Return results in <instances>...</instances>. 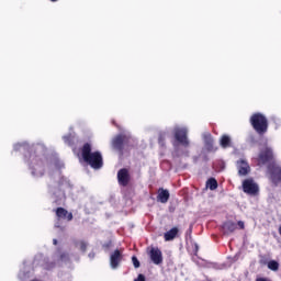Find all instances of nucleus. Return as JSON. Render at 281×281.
Masks as SVG:
<instances>
[{
    "mask_svg": "<svg viewBox=\"0 0 281 281\" xmlns=\"http://www.w3.org/2000/svg\"><path fill=\"white\" fill-rule=\"evenodd\" d=\"M149 256H150V260L154 262V265H161V262H164V257H162L161 250H159V248H151Z\"/></svg>",
    "mask_w": 281,
    "mask_h": 281,
    "instance_id": "obj_10",
    "label": "nucleus"
},
{
    "mask_svg": "<svg viewBox=\"0 0 281 281\" xmlns=\"http://www.w3.org/2000/svg\"><path fill=\"white\" fill-rule=\"evenodd\" d=\"M45 156L31 154L29 158L30 170L33 177H43L45 175Z\"/></svg>",
    "mask_w": 281,
    "mask_h": 281,
    "instance_id": "obj_2",
    "label": "nucleus"
},
{
    "mask_svg": "<svg viewBox=\"0 0 281 281\" xmlns=\"http://www.w3.org/2000/svg\"><path fill=\"white\" fill-rule=\"evenodd\" d=\"M157 199L160 203H168V199H170V192L166 189H159Z\"/></svg>",
    "mask_w": 281,
    "mask_h": 281,
    "instance_id": "obj_17",
    "label": "nucleus"
},
{
    "mask_svg": "<svg viewBox=\"0 0 281 281\" xmlns=\"http://www.w3.org/2000/svg\"><path fill=\"white\" fill-rule=\"evenodd\" d=\"M67 260H69V256L60 250H58L57 252H55L54 255V261L55 265H58L59 267L65 265V262H67Z\"/></svg>",
    "mask_w": 281,
    "mask_h": 281,
    "instance_id": "obj_13",
    "label": "nucleus"
},
{
    "mask_svg": "<svg viewBox=\"0 0 281 281\" xmlns=\"http://www.w3.org/2000/svg\"><path fill=\"white\" fill-rule=\"evenodd\" d=\"M268 269H270V271H278V269H280V263L276 260H271L268 262Z\"/></svg>",
    "mask_w": 281,
    "mask_h": 281,
    "instance_id": "obj_21",
    "label": "nucleus"
},
{
    "mask_svg": "<svg viewBox=\"0 0 281 281\" xmlns=\"http://www.w3.org/2000/svg\"><path fill=\"white\" fill-rule=\"evenodd\" d=\"M19 148L25 149V145H21V144L14 145V150H19Z\"/></svg>",
    "mask_w": 281,
    "mask_h": 281,
    "instance_id": "obj_25",
    "label": "nucleus"
},
{
    "mask_svg": "<svg viewBox=\"0 0 281 281\" xmlns=\"http://www.w3.org/2000/svg\"><path fill=\"white\" fill-rule=\"evenodd\" d=\"M64 140L67 143H69V136H64Z\"/></svg>",
    "mask_w": 281,
    "mask_h": 281,
    "instance_id": "obj_27",
    "label": "nucleus"
},
{
    "mask_svg": "<svg viewBox=\"0 0 281 281\" xmlns=\"http://www.w3.org/2000/svg\"><path fill=\"white\" fill-rule=\"evenodd\" d=\"M243 192L245 194H249V196H256L258 192L260 191V187L256 183V180L254 178H247L241 183Z\"/></svg>",
    "mask_w": 281,
    "mask_h": 281,
    "instance_id": "obj_4",
    "label": "nucleus"
},
{
    "mask_svg": "<svg viewBox=\"0 0 281 281\" xmlns=\"http://www.w3.org/2000/svg\"><path fill=\"white\" fill-rule=\"evenodd\" d=\"M175 137H176L177 142L182 144V146H188V144H190L188 142V127L176 126L175 127Z\"/></svg>",
    "mask_w": 281,
    "mask_h": 281,
    "instance_id": "obj_6",
    "label": "nucleus"
},
{
    "mask_svg": "<svg viewBox=\"0 0 281 281\" xmlns=\"http://www.w3.org/2000/svg\"><path fill=\"white\" fill-rule=\"evenodd\" d=\"M237 225H238V227H240V229H245V222L239 221V222L237 223Z\"/></svg>",
    "mask_w": 281,
    "mask_h": 281,
    "instance_id": "obj_26",
    "label": "nucleus"
},
{
    "mask_svg": "<svg viewBox=\"0 0 281 281\" xmlns=\"http://www.w3.org/2000/svg\"><path fill=\"white\" fill-rule=\"evenodd\" d=\"M237 173L239 177H247L251 172V167H249V162L245 159H240L236 164Z\"/></svg>",
    "mask_w": 281,
    "mask_h": 281,
    "instance_id": "obj_7",
    "label": "nucleus"
},
{
    "mask_svg": "<svg viewBox=\"0 0 281 281\" xmlns=\"http://www.w3.org/2000/svg\"><path fill=\"white\" fill-rule=\"evenodd\" d=\"M250 122L255 128L259 133V135H262V133H267L268 123L267 117L262 114H254L250 119Z\"/></svg>",
    "mask_w": 281,
    "mask_h": 281,
    "instance_id": "obj_3",
    "label": "nucleus"
},
{
    "mask_svg": "<svg viewBox=\"0 0 281 281\" xmlns=\"http://www.w3.org/2000/svg\"><path fill=\"white\" fill-rule=\"evenodd\" d=\"M36 150H37V153H38V150H43V146H41V145L37 146V147H36Z\"/></svg>",
    "mask_w": 281,
    "mask_h": 281,
    "instance_id": "obj_28",
    "label": "nucleus"
},
{
    "mask_svg": "<svg viewBox=\"0 0 281 281\" xmlns=\"http://www.w3.org/2000/svg\"><path fill=\"white\" fill-rule=\"evenodd\" d=\"M55 226L60 227V225H58V224H55Z\"/></svg>",
    "mask_w": 281,
    "mask_h": 281,
    "instance_id": "obj_32",
    "label": "nucleus"
},
{
    "mask_svg": "<svg viewBox=\"0 0 281 281\" xmlns=\"http://www.w3.org/2000/svg\"><path fill=\"white\" fill-rule=\"evenodd\" d=\"M178 235H179V228L173 227L170 231H168L167 233H165L164 238H165L166 243H169L170 240H175Z\"/></svg>",
    "mask_w": 281,
    "mask_h": 281,
    "instance_id": "obj_16",
    "label": "nucleus"
},
{
    "mask_svg": "<svg viewBox=\"0 0 281 281\" xmlns=\"http://www.w3.org/2000/svg\"><path fill=\"white\" fill-rule=\"evenodd\" d=\"M206 187L211 190H216V188H218V182H216V179L211 178L210 180H207Z\"/></svg>",
    "mask_w": 281,
    "mask_h": 281,
    "instance_id": "obj_20",
    "label": "nucleus"
},
{
    "mask_svg": "<svg viewBox=\"0 0 281 281\" xmlns=\"http://www.w3.org/2000/svg\"><path fill=\"white\" fill-rule=\"evenodd\" d=\"M220 144L222 148H229L232 146V138L228 135H223Z\"/></svg>",
    "mask_w": 281,
    "mask_h": 281,
    "instance_id": "obj_19",
    "label": "nucleus"
},
{
    "mask_svg": "<svg viewBox=\"0 0 281 281\" xmlns=\"http://www.w3.org/2000/svg\"><path fill=\"white\" fill-rule=\"evenodd\" d=\"M279 234H280V236H281V225H280V227H279Z\"/></svg>",
    "mask_w": 281,
    "mask_h": 281,
    "instance_id": "obj_30",
    "label": "nucleus"
},
{
    "mask_svg": "<svg viewBox=\"0 0 281 281\" xmlns=\"http://www.w3.org/2000/svg\"><path fill=\"white\" fill-rule=\"evenodd\" d=\"M56 216L58 221H71V218H74V214L69 213L67 210L63 207H58L56 210Z\"/></svg>",
    "mask_w": 281,
    "mask_h": 281,
    "instance_id": "obj_12",
    "label": "nucleus"
},
{
    "mask_svg": "<svg viewBox=\"0 0 281 281\" xmlns=\"http://www.w3.org/2000/svg\"><path fill=\"white\" fill-rule=\"evenodd\" d=\"M134 281H146V277H144V274H138L137 279Z\"/></svg>",
    "mask_w": 281,
    "mask_h": 281,
    "instance_id": "obj_24",
    "label": "nucleus"
},
{
    "mask_svg": "<svg viewBox=\"0 0 281 281\" xmlns=\"http://www.w3.org/2000/svg\"><path fill=\"white\" fill-rule=\"evenodd\" d=\"M50 1H53V2H54V1H58V0H50Z\"/></svg>",
    "mask_w": 281,
    "mask_h": 281,
    "instance_id": "obj_33",
    "label": "nucleus"
},
{
    "mask_svg": "<svg viewBox=\"0 0 281 281\" xmlns=\"http://www.w3.org/2000/svg\"><path fill=\"white\" fill-rule=\"evenodd\" d=\"M132 262L135 269H139V260L137 259V257H132Z\"/></svg>",
    "mask_w": 281,
    "mask_h": 281,
    "instance_id": "obj_23",
    "label": "nucleus"
},
{
    "mask_svg": "<svg viewBox=\"0 0 281 281\" xmlns=\"http://www.w3.org/2000/svg\"><path fill=\"white\" fill-rule=\"evenodd\" d=\"M117 179H119V183L120 186H127L128 184V170L127 169H121L117 172Z\"/></svg>",
    "mask_w": 281,
    "mask_h": 281,
    "instance_id": "obj_15",
    "label": "nucleus"
},
{
    "mask_svg": "<svg viewBox=\"0 0 281 281\" xmlns=\"http://www.w3.org/2000/svg\"><path fill=\"white\" fill-rule=\"evenodd\" d=\"M202 137L204 142V148H206V150H214V138H212V134H210V132H204Z\"/></svg>",
    "mask_w": 281,
    "mask_h": 281,
    "instance_id": "obj_11",
    "label": "nucleus"
},
{
    "mask_svg": "<svg viewBox=\"0 0 281 281\" xmlns=\"http://www.w3.org/2000/svg\"><path fill=\"white\" fill-rule=\"evenodd\" d=\"M93 256H94L93 254H90V255H89V258H93Z\"/></svg>",
    "mask_w": 281,
    "mask_h": 281,
    "instance_id": "obj_31",
    "label": "nucleus"
},
{
    "mask_svg": "<svg viewBox=\"0 0 281 281\" xmlns=\"http://www.w3.org/2000/svg\"><path fill=\"white\" fill-rule=\"evenodd\" d=\"M224 234L229 235L236 232V223L234 222H226L223 225Z\"/></svg>",
    "mask_w": 281,
    "mask_h": 281,
    "instance_id": "obj_18",
    "label": "nucleus"
},
{
    "mask_svg": "<svg viewBox=\"0 0 281 281\" xmlns=\"http://www.w3.org/2000/svg\"><path fill=\"white\" fill-rule=\"evenodd\" d=\"M53 243H54V245H57L58 240L54 239Z\"/></svg>",
    "mask_w": 281,
    "mask_h": 281,
    "instance_id": "obj_29",
    "label": "nucleus"
},
{
    "mask_svg": "<svg viewBox=\"0 0 281 281\" xmlns=\"http://www.w3.org/2000/svg\"><path fill=\"white\" fill-rule=\"evenodd\" d=\"M122 262V250L116 249L110 254L111 269H117Z\"/></svg>",
    "mask_w": 281,
    "mask_h": 281,
    "instance_id": "obj_8",
    "label": "nucleus"
},
{
    "mask_svg": "<svg viewBox=\"0 0 281 281\" xmlns=\"http://www.w3.org/2000/svg\"><path fill=\"white\" fill-rule=\"evenodd\" d=\"M77 249H80V251H87V243L85 241H78L76 244Z\"/></svg>",
    "mask_w": 281,
    "mask_h": 281,
    "instance_id": "obj_22",
    "label": "nucleus"
},
{
    "mask_svg": "<svg viewBox=\"0 0 281 281\" xmlns=\"http://www.w3.org/2000/svg\"><path fill=\"white\" fill-rule=\"evenodd\" d=\"M82 157L86 164H89L94 170L102 168V154L100 151H91V145L89 143L83 145Z\"/></svg>",
    "mask_w": 281,
    "mask_h": 281,
    "instance_id": "obj_1",
    "label": "nucleus"
},
{
    "mask_svg": "<svg viewBox=\"0 0 281 281\" xmlns=\"http://www.w3.org/2000/svg\"><path fill=\"white\" fill-rule=\"evenodd\" d=\"M126 142V136L119 135L112 139V147L114 150H122V146H124V143Z\"/></svg>",
    "mask_w": 281,
    "mask_h": 281,
    "instance_id": "obj_14",
    "label": "nucleus"
},
{
    "mask_svg": "<svg viewBox=\"0 0 281 281\" xmlns=\"http://www.w3.org/2000/svg\"><path fill=\"white\" fill-rule=\"evenodd\" d=\"M271 159H273V149L265 147L259 154V164H267V161H271Z\"/></svg>",
    "mask_w": 281,
    "mask_h": 281,
    "instance_id": "obj_9",
    "label": "nucleus"
},
{
    "mask_svg": "<svg viewBox=\"0 0 281 281\" xmlns=\"http://www.w3.org/2000/svg\"><path fill=\"white\" fill-rule=\"evenodd\" d=\"M269 179L277 188L281 186V167L273 165L269 168Z\"/></svg>",
    "mask_w": 281,
    "mask_h": 281,
    "instance_id": "obj_5",
    "label": "nucleus"
}]
</instances>
